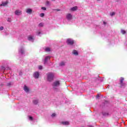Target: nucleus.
Returning a JSON list of instances; mask_svg holds the SVG:
<instances>
[{
	"mask_svg": "<svg viewBox=\"0 0 127 127\" xmlns=\"http://www.w3.org/2000/svg\"><path fill=\"white\" fill-rule=\"evenodd\" d=\"M54 78V73L49 72L47 73L48 81H49V82H51V81L53 80Z\"/></svg>",
	"mask_w": 127,
	"mask_h": 127,
	"instance_id": "f257e3e1",
	"label": "nucleus"
},
{
	"mask_svg": "<svg viewBox=\"0 0 127 127\" xmlns=\"http://www.w3.org/2000/svg\"><path fill=\"white\" fill-rule=\"evenodd\" d=\"M60 86V81L57 80L53 82V88L54 90H58V87Z\"/></svg>",
	"mask_w": 127,
	"mask_h": 127,
	"instance_id": "f03ea898",
	"label": "nucleus"
},
{
	"mask_svg": "<svg viewBox=\"0 0 127 127\" xmlns=\"http://www.w3.org/2000/svg\"><path fill=\"white\" fill-rule=\"evenodd\" d=\"M66 18L67 21H71L73 19V15L71 13H67L66 15Z\"/></svg>",
	"mask_w": 127,
	"mask_h": 127,
	"instance_id": "7ed1b4c3",
	"label": "nucleus"
},
{
	"mask_svg": "<svg viewBox=\"0 0 127 127\" xmlns=\"http://www.w3.org/2000/svg\"><path fill=\"white\" fill-rule=\"evenodd\" d=\"M14 13L15 15H21L22 14V11L20 9H17L14 11Z\"/></svg>",
	"mask_w": 127,
	"mask_h": 127,
	"instance_id": "20e7f679",
	"label": "nucleus"
},
{
	"mask_svg": "<svg viewBox=\"0 0 127 127\" xmlns=\"http://www.w3.org/2000/svg\"><path fill=\"white\" fill-rule=\"evenodd\" d=\"M66 42L69 45H73L74 44V41L72 39H67Z\"/></svg>",
	"mask_w": 127,
	"mask_h": 127,
	"instance_id": "39448f33",
	"label": "nucleus"
},
{
	"mask_svg": "<svg viewBox=\"0 0 127 127\" xmlns=\"http://www.w3.org/2000/svg\"><path fill=\"white\" fill-rule=\"evenodd\" d=\"M33 77L35 79H38L39 78V72L36 71L33 74Z\"/></svg>",
	"mask_w": 127,
	"mask_h": 127,
	"instance_id": "423d86ee",
	"label": "nucleus"
},
{
	"mask_svg": "<svg viewBox=\"0 0 127 127\" xmlns=\"http://www.w3.org/2000/svg\"><path fill=\"white\" fill-rule=\"evenodd\" d=\"M19 53L21 55H24V49L21 47L19 49Z\"/></svg>",
	"mask_w": 127,
	"mask_h": 127,
	"instance_id": "0eeeda50",
	"label": "nucleus"
},
{
	"mask_svg": "<svg viewBox=\"0 0 127 127\" xmlns=\"http://www.w3.org/2000/svg\"><path fill=\"white\" fill-rule=\"evenodd\" d=\"M50 58H51V56H47L45 57V59H44V64H46V63H47V62L48 61V60H50Z\"/></svg>",
	"mask_w": 127,
	"mask_h": 127,
	"instance_id": "6e6552de",
	"label": "nucleus"
},
{
	"mask_svg": "<svg viewBox=\"0 0 127 127\" xmlns=\"http://www.w3.org/2000/svg\"><path fill=\"white\" fill-rule=\"evenodd\" d=\"M28 40L31 42H33L34 41V38H33V37L32 36H29L28 37Z\"/></svg>",
	"mask_w": 127,
	"mask_h": 127,
	"instance_id": "1a4fd4ad",
	"label": "nucleus"
},
{
	"mask_svg": "<svg viewBox=\"0 0 127 127\" xmlns=\"http://www.w3.org/2000/svg\"><path fill=\"white\" fill-rule=\"evenodd\" d=\"M8 3V2H7V1H6L5 2H2L0 4V6H5L6 5H7Z\"/></svg>",
	"mask_w": 127,
	"mask_h": 127,
	"instance_id": "9d476101",
	"label": "nucleus"
},
{
	"mask_svg": "<svg viewBox=\"0 0 127 127\" xmlns=\"http://www.w3.org/2000/svg\"><path fill=\"white\" fill-rule=\"evenodd\" d=\"M26 12H27V13H29V14H31L32 13V9L31 8H27L26 9Z\"/></svg>",
	"mask_w": 127,
	"mask_h": 127,
	"instance_id": "9b49d317",
	"label": "nucleus"
},
{
	"mask_svg": "<svg viewBox=\"0 0 127 127\" xmlns=\"http://www.w3.org/2000/svg\"><path fill=\"white\" fill-rule=\"evenodd\" d=\"M124 80H125V79L124 78V77H121V79H120V85L123 87V86H124L125 85V83L123 82H124Z\"/></svg>",
	"mask_w": 127,
	"mask_h": 127,
	"instance_id": "f8f14e48",
	"label": "nucleus"
},
{
	"mask_svg": "<svg viewBox=\"0 0 127 127\" xmlns=\"http://www.w3.org/2000/svg\"><path fill=\"white\" fill-rule=\"evenodd\" d=\"M24 90L25 91V92H26V93H28V92H29V88H28L26 85H24Z\"/></svg>",
	"mask_w": 127,
	"mask_h": 127,
	"instance_id": "ddd939ff",
	"label": "nucleus"
},
{
	"mask_svg": "<svg viewBox=\"0 0 127 127\" xmlns=\"http://www.w3.org/2000/svg\"><path fill=\"white\" fill-rule=\"evenodd\" d=\"M72 54H73V55H75V56H78L79 53H78V51H77L76 50H74L72 51Z\"/></svg>",
	"mask_w": 127,
	"mask_h": 127,
	"instance_id": "4468645a",
	"label": "nucleus"
},
{
	"mask_svg": "<svg viewBox=\"0 0 127 127\" xmlns=\"http://www.w3.org/2000/svg\"><path fill=\"white\" fill-rule=\"evenodd\" d=\"M45 51H46V52H50V51H51V49L49 47H46L45 49Z\"/></svg>",
	"mask_w": 127,
	"mask_h": 127,
	"instance_id": "2eb2a0df",
	"label": "nucleus"
},
{
	"mask_svg": "<svg viewBox=\"0 0 127 127\" xmlns=\"http://www.w3.org/2000/svg\"><path fill=\"white\" fill-rule=\"evenodd\" d=\"M102 115L104 116V117H108L109 116V113L108 112H102Z\"/></svg>",
	"mask_w": 127,
	"mask_h": 127,
	"instance_id": "dca6fc26",
	"label": "nucleus"
},
{
	"mask_svg": "<svg viewBox=\"0 0 127 127\" xmlns=\"http://www.w3.org/2000/svg\"><path fill=\"white\" fill-rule=\"evenodd\" d=\"M63 125H64V126H68L69 125V122L67 121H65V122H62Z\"/></svg>",
	"mask_w": 127,
	"mask_h": 127,
	"instance_id": "f3484780",
	"label": "nucleus"
},
{
	"mask_svg": "<svg viewBox=\"0 0 127 127\" xmlns=\"http://www.w3.org/2000/svg\"><path fill=\"white\" fill-rule=\"evenodd\" d=\"M65 62H62L60 63V66H62V67H63L64 66H65Z\"/></svg>",
	"mask_w": 127,
	"mask_h": 127,
	"instance_id": "a211bd4d",
	"label": "nucleus"
},
{
	"mask_svg": "<svg viewBox=\"0 0 127 127\" xmlns=\"http://www.w3.org/2000/svg\"><path fill=\"white\" fill-rule=\"evenodd\" d=\"M77 8H78V7L77 6H74L73 7L71 8L70 9L72 11H75V10H76L77 9Z\"/></svg>",
	"mask_w": 127,
	"mask_h": 127,
	"instance_id": "6ab92c4d",
	"label": "nucleus"
},
{
	"mask_svg": "<svg viewBox=\"0 0 127 127\" xmlns=\"http://www.w3.org/2000/svg\"><path fill=\"white\" fill-rule=\"evenodd\" d=\"M33 103L35 105H37V104H38V100H35L33 101Z\"/></svg>",
	"mask_w": 127,
	"mask_h": 127,
	"instance_id": "aec40b11",
	"label": "nucleus"
},
{
	"mask_svg": "<svg viewBox=\"0 0 127 127\" xmlns=\"http://www.w3.org/2000/svg\"><path fill=\"white\" fill-rule=\"evenodd\" d=\"M110 14L111 16H114V15H115V14H116V12H112L110 13Z\"/></svg>",
	"mask_w": 127,
	"mask_h": 127,
	"instance_id": "412c9836",
	"label": "nucleus"
},
{
	"mask_svg": "<svg viewBox=\"0 0 127 127\" xmlns=\"http://www.w3.org/2000/svg\"><path fill=\"white\" fill-rule=\"evenodd\" d=\"M43 25H44L43 23H40L39 24V27H42L43 26Z\"/></svg>",
	"mask_w": 127,
	"mask_h": 127,
	"instance_id": "4be33fe9",
	"label": "nucleus"
},
{
	"mask_svg": "<svg viewBox=\"0 0 127 127\" xmlns=\"http://www.w3.org/2000/svg\"><path fill=\"white\" fill-rule=\"evenodd\" d=\"M121 33H122V34H126V31H125L124 30L122 29V30H121Z\"/></svg>",
	"mask_w": 127,
	"mask_h": 127,
	"instance_id": "5701e85b",
	"label": "nucleus"
},
{
	"mask_svg": "<svg viewBox=\"0 0 127 127\" xmlns=\"http://www.w3.org/2000/svg\"><path fill=\"white\" fill-rule=\"evenodd\" d=\"M46 5H49V4H50V2L49 1H47L46 2Z\"/></svg>",
	"mask_w": 127,
	"mask_h": 127,
	"instance_id": "b1692460",
	"label": "nucleus"
},
{
	"mask_svg": "<svg viewBox=\"0 0 127 127\" xmlns=\"http://www.w3.org/2000/svg\"><path fill=\"white\" fill-rule=\"evenodd\" d=\"M40 16L41 17H43V16H44V13H41L40 14Z\"/></svg>",
	"mask_w": 127,
	"mask_h": 127,
	"instance_id": "393cba45",
	"label": "nucleus"
},
{
	"mask_svg": "<svg viewBox=\"0 0 127 127\" xmlns=\"http://www.w3.org/2000/svg\"><path fill=\"white\" fill-rule=\"evenodd\" d=\"M7 20L8 22H10L11 21V18H8Z\"/></svg>",
	"mask_w": 127,
	"mask_h": 127,
	"instance_id": "a878e982",
	"label": "nucleus"
},
{
	"mask_svg": "<svg viewBox=\"0 0 127 127\" xmlns=\"http://www.w3.org/2000/svg\"><path fill=\"white\" fill-rule=\"evenodd\" d=\"M3 26H0V31H1L2 30H3Z\"/></svg>",
	"mask_w": 127,
	"mask_h": 127,
	"instance_id": "bb28decb",
	"label": "nucleus"
},
{
	"mask_svg": "<svg viewBox=\"0 0 127 127\" xmlns=\"http://www.w3.org/2000/svg\"><path fill=\"white\" fill-rule=\"evenodd\" d=\"M41 9H43V10H46V7H42Z\"/></svg>",
	"mask_w": 127,
	"mask_h": 127,
	"instance_id": "cd10ccee",
	"label": "nucleus"
},
{
	"mask_svg": "<svg viewBox=\"0 0 127 127\" xmlns=\"http://www.w3.org/2000/svg\"><path fill=\"white\" fill-rule=\"evenodd\" d=\"M29 119L30 120V121H32L33 120V118H32V117H29Z\"/></svg>",
	"mask_w": 127,
	"mask_h": 127,
	"instance_id": "c85d7f7f",
	"label": "nucleus"
},
{
	"mask_svg": "<svg viewBox=\"0 0 127 127\" xmlns=\"http://www.w3.org/2000/svg\"><path fill=\"white\" fill-rule=\"evenodd\" d=\"M55 116H56V114L55 113H53V114L52 115V118H54V117H55Z\"/></svg>",
	"mask_w": 127,
	"mask_h": 127,
	"instance_id": "c756f323",
	"label": "nucleus"
},
{
	"mask_svg": "<svg viewBox=\"0 0 127 127\" xmlns=\"http://www.w3.org/2000/svg\"><path fill=\"white\" fill-rule=\"evenodd\" d=\"M39 70H42V66H41V65L39 66Z\"/></svg>",
	"mask_w": 127,
	"mask_h": 127,
	"instance_id": "7c9ffc66",
	"label": "nucleus"
},
{
	"mask_svg": "<svg viewBox=\"0 0 127 127\" xmlns=\"http://www.w3.org/2000/svg\"><path fill=\"white\" fill-rule=\"evenodd\" d=\"M40 34H41V33L40 32H38L37 33V35H40Z\"/></svg>",
	"mask_w": 127,
	"mask_h": 127,
	"instance_id": "2f4dec72",
	"label": "nucleus"
},
{
	"mask_svg": "<svg viewBox=\"0 0 127 127\" xmlns=\"http://www.w3.org/2000/svg\"><path fill=\"white\" fill-rule=\"evenodd\" d=\"M1 69H2V70H5V68L3 66L1 67Z\"/></svg>",
	"mask_w": 127,
	"mask_h": 127,
	"instance_id": "473e14b6",
	"label": "nucleus"
},
{
	"mask_svg": "<svg viewBox=\"0 0 127 127\" xmlns=\"http://www.w3.org/2000/svg\"><path fill=\"white\" fill-rule=\"evenodd\" d=\"M56 10L57 11H60V9H57Z\"/></svg>",
	"mask_w": 127,
	"mask_h": 127,
	"instance_id": "72a5a7b5",
	"label": "nucleus"
},
{
	"mask_svg": "<svg viewBox=\"0 0 127 127\" xmlns=\"http://www.w3.org/2000/svg\"><path fill=\"white\" fill-rule=\"evenodd\" d=\"M10 85H11V83H7V86H10Z\"/></svg>",
	"mask_w": 127,
	"mask_h": 127,
	"instance_id": "f704fd0d",
	"label": "nucleus"
},
{
	"mask_svg": "<svg viewBox=\"0 0 127 127\" xmlns=\"http://www.w3.org/2000/svg\"><path fill=\"white\" fill-rule=\"evenodd\" d=\"M106 23V22H105V21L103 22V24H104L105 25Z\"/></svg>",
	"mask_w": 127,
	"mask_h": 127,
	"instance_id": "c9c22d12",
	"label": "nucleus"
},
{
	"mask_svg": "<svg viewBox=\"0 0 127 127\" xmlns=\"http://www.w3.org/2000/svg\"><path fill=\"white\" fill-rule=\"evenodd\" d=\"M107 88H108V89H110V85H108V86H107Z\"/></svg>",
	"mask_w": 127,
	"mask_h": 127,
	"instance_id": "e433bc0d",
	"label": "nucleus"
},
{
	"mask_svg": "<svg viewBox=\"0 0 127 127\" xmlns=\"http://www.w3.org/2000/svg\"><path fill=\"white\" fill-rule=\"evenodd\" d=\"M99 97H100L99 95L97 96V98L98 99V98H99Z\"/></svg>",
	"mask_w": 127,
	"mask_h": 127,
	"instance_id": "4c0bfd02",
	"label": "nucleus"
},
{
	"mask_svg": "<svg viewBox=\"0 0 127 127\" xmlns=\"http://www.w3.org/2000/svg\"><path fill=\"white\" fill-rule=\"evenodd\" d=\"M53 0L54 1H55V0Z\"/></svg>",
	"mask_w": 127,
	"mask_h": 127,
	"instance_id": "58836bf2",
	"label": "nucleus"
},
{
	"mask_svg": "<svg viewBox=\"0 0 127 127\" xmlns=\"http://www.w3.org/2000/svg\"><path fill=\"white\" fill-rule=\"evenodd\" d=\"M97 0L99 1H100V0Z\"/></svg>",
	"mask_w": 127,
	"mask_h": 127,
	"instance_id": "ea45409f",
	"label": "nucleus"
}]
</instances>
